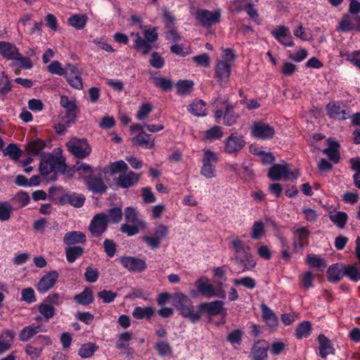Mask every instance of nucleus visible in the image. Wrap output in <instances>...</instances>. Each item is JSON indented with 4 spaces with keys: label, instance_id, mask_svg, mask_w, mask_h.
Masks as SVG:
<instances>
[{
    "label": "nucleus",
    "instance_id": "f257e3e1",
    "mask_svg": "<svg viewBox=\"0 0 360 360\" xmlns=\"http://www.w3.org/2000/svg\"><path fill=\"white\" fill-rule=\"evenodd\" d=\"M53 154L42 155L39 165V171L41 175H46L52 172L56 173L65 174L67 169L65 158L62 155L60 148H55Z\"/></svg>",
    "mask_w": 360,
    "mask_h": 360
},
{
    "label": "nucleus",
    "instance_id": "f03ea898",
    "mask_svg": "<svg viewBox=\"0 0 360 360\" xmlns=\"http://www.w3.org/2000/svg\"><path fill=\"white\" fill-rule=\"evenodd\" d=\"M172 304L184 318L188 319L193 323L200 320V311H195L191 300L181 292H176L172 295Z\"/></svg>",
    "mask_w": 360,
    "mask_h": 360
},
{
    "label": "nucleus",
    "instance_id": "7ed1b4c3",
    "mask_svg": "<svg viewBox=\"0 0 360 360\" xmlns=\"http://www.w3.org/2000/svg\"><path fill=\"white\" fill-rule=\"evenodd\" d=\"M231 72V63L227 58L217 60L215 66L214 77L221 86H225L229 82Z\"/></svg>",
    "mask_w": 360,
    "mask_h": 360
},
{
    "label": "nucleus",
    "instance_id": "20e7f679",
    "mask_svg": "<svg viewBox=\"0 0 360 360\" xmlns=\"http://www.w3.org/2000/svg\"><path fill=\"white\" fill-rule=\"evenodd\" d=\"M108 223L106 214L103 212L98 213L91 219L89 230L94 237L98 238L105 232Z\"/></svg>",
    "mask_w": 360,
    "mask_h": 360
},
{
    "label": "nucleus",
    "instance_id": "39448f33",
    "mask_svg": "<svg viewBox=\"0 0 360 360\" xmlns=\"http://www.w3.org/2000/svg\"><path fill=\"white\" fill-rule=\"evenodd\" d=\"M251 134L253 137L268 140L272 139L275 135L274 128L263 122H255L251 127Z\"/></svg>",
    "mask_w": 360,
    "mask_h": 360
},
{
    "label": "nucleus",
    "instance_id": "423d86ee",
    "mask_svg": "<svg viewBox=\"0 0 360 360\" xmlns=\"http://www.w3.org/2000/svg\"><path fill=\"white\" fill-rule=\"evenodd\" d=\"M69 151L75 157L79 159L89 156L91 148L86 143V140L75 139L67 143Z\"/></svg>",
    "mask_w": 360,
    "mask_h": 360
},
{
    "label": "nucleus",
    "instance_id": "0eeeda50",
    "mask_svg": "<svg viewBox=\"0 0 360 360\" xmlns=\"http://www.w3.org/2000/svg\"><path fill=\"white\" fill-rule=\"evenodd\" d=\"M84 180L87 188L93 193L103 194L108 190V186L101 178L100 172L97 175L96 174L86 175L84 176Z\"/></svg>",
    "mask_w": 360,
    "mask_h": 360
},
{
    "label": "nucleus",
    "instance_id": "6e6552de",
    "mask_svg": "<svg viewBox=\"0 0 360 360\" xmlns=\"http://www.w3.org/2000/svg\"><path fill=\"white\" fill-rule=\"evenodd\" d=\"M169 233L168 227L163 224H159L154 230L153 236H144L142 240L146 242L151 248H158L161 240L165 238Z\"/></svg>",
    "mask_w": 360,
    "mask_h": 360
},
{
    "label": "nucleus",
    "instance_id": "1a4fd4ad",
    "mask_svg": "<svg viewBox=\"0 0 360 360\" xmlns=\"http://www.w3.org/2000/svg\"><path fill=\"white\" fill-rule=\"evenodd\" d=\"M196 18L203 27H209L219 22L221 13L219 10L211 12L208 10L200 9L196 12Z\"/></svg>",
    "mask_w": 360,
    "mask_h": 360
},
{
    "label": "nucleus",
    "instance_id": "9d476101",
    "mask_svg": "<svg viewBox=\"0 0 360 360\" xmlns=\"http://www.w3.org/2000/svg\"><path fill=\"white\" fill-rule=\"evenodd\" d=\"M120 263L124 268L134 272H142L147 267L145 260L132 256L122 257Z\"/></svg>",
    "mask_w": 360,
    "mask_h": 360
},
{
    "label": "nucleus",
    "instance_id": "9b49d317",
    "mask_svg": "<svg viewBox=\"0 0 360 360\" xmlns=\"http://www.w3.org/2000/svg\"><path fill=\"white\" fill-rule=\"evenodd\" d=\"M58 273L56 271H51L44 274L37 285V290L40 293H45L51 289L58 278Z\"/></svg>",
    "mask_w": 360,
    "mask_h": 360
},
{
    "label": "nucleus",
    "instance_id": "f8f14e48",
    "mask_svg": "<svg viewBox=\"0 0 360 360\" xmlns=\"http://www.w3.org/2000/svg\"><path fill=\"white\" fill-rule=\"evenodd\" d=\"M245 143L242 136L233 133L225 142L224 150L229 154L238 153L245 146Z\"/></svg>",
    "mask_w": 360,
    "mask_h": 360
},
{
    "label": "nucleus",
    "instance_id": "ddd939ff",
    "mask_svg": "<svg viewBox=\"0 0 360 360\" xmlns=\"http://www.w3.org/2000/svg\"><path fill=\"white\" fill-rule=\"evenodd\" d=\"M140 179V174L135 173L132 171L127 172L123 171L121 172L117 178L116 184L118 186L122 188H128L139 182Z\"/></svg>",
    "mask_w": 360,
    "mask_h": 360
},
{
    "label": "nucleus",
    "instance_id": "4468645a",
    "mask_svg": "<svg viewBox=\"0 0 360 360\" xmlns=\"http://www.w3.org/2000/svg\"><path fill=\"white\" fill-rule=\"evenodd\" d=\"M267 176L272 181H279L282 177L287 179L290 177L289 165L284 164H274L269 169Z\"/></svg>",
    "mask_w": 360,
    "mask_h": 360
},
{
    "label": "nucleus",
    "instance_id": "2eb2a0df",
    "mask_svg": "<svg viewBox=\"0 0 360 360\" xmlns=\"http://www.w3.org/2000/svg\"><path fill=\"white\" fill-rule=\"evenodd\" d=\"M269 349V345L264 340H259L256 342L251 350V356L253 360H266L268 357L267 351Z\"/></svg>",
    "mask_w": 360,
    "mask_h": 360
},
{
    "label": "nucleus",
    "instance_id": "dca6fc26",
    "mask_svg": "<svg viewBox=\"0 0 360 360\" xmlns=\"http://www.w3.org/2000/svg\"><path fill=\"white\" fill-rule=\"evenodd\" d=\"M297 239L292 243L293 248L295 251H302L304 246L308 245L309 230L305 227L297 229L295 232Z\"/></svg>",
    "mask_w": 360,
    "mask_h": 360
},
{
    "label": "nucleus",
    "instance_id": "f3484780",
    "mask_svg": "<svg viewBox=\"0 0 360 360\" xmlns=\"http://www.w3.org/2000/svg\"><path fill=\"white\" fill-rule=\"evenodd\" d=\"M233 259L238 266L239 272L252 270L256 265L255 260L251 255L248 253L245 254L244 259H242L239 255H235Z\"/></svg>",
    "mask_w": 360,
    "mask_h": 360
},
{
    "label": "nucleus",
    "instance_id": "a211bd4d",
    "mask_svg": "<svg viewBox=\"0 0 360 360\" xmlns=\"http://www.w3.org/2000/svg\"><path fill=\"white\" fill-rule=\"evenodd\" d=\"M222 301L216 300L210 302H203L199 305V309L205 311L210 316L220 314L224 310Z\"/></svg>",
    "mask_w": 360,
    "mask_h": 360
},
{
    "label": "nucleus",
    "instance_id": "6ab92c4d",
    "mask_svg": "<svg viewBox=\"0 0 360 360\" xmlns=\"http://www.w3.org/2000/svg\"><path fill=\"white\" fill-rule=\"evenodd\" d=\"M345 265L336 263L330 266L327 270L328 280L331 283L339 282L345 276Z\"/></svg>",
    "mask_w": 360,
    "mask_h": 360
},
{
    "label": "nucleus",
    "instance_id": "aec40b11",
    "mask_svg": "<svg viewBox=\"0 0 360 360\" xmlns=\"http://www.w3.org/2000/svg\"><path fill=\"white\" fill-rule=\"evenodd\" d=\"M290 34L289 29L284 25H279L275 30L271 31V34L283 46H293L294 42L292 36L288 37V41H284L283 38L288 37Z\"/></svg>",
    "mask_w": 360,
    "mask_h": 360
},
{
    "label": "nucleus",
    "instance_id": "412c9836",
    "mask_svg": "<svg viewBox=\"0 0 360 360\" xmlns=\"http://www.w3.org/2000/svg\"><path fill=\"white\" fill-rule=\"evenodd\" d=\"M0 54L8 60H15L20 56L17 47L7 41H0Z\"/></svg>",
    "mask_w": 360,
    "mask_h": 360
},
{
    "label": "nucleus",
    "instance_id": "4be33fe9",
    "mask_svg": "<svg viewBox=\"0 0 360 360\" xmlns=\"http://www.w3.org/2000/svg\"><path fill=\"white\" fill-rule=\"evenodd\" d=\"M328 147L323 150V153L328 155L329 160L335 163L340 161V154L339 151L340 144L330 139H328Z\"/></svg>",
    "mask_w": 360,
    "mask_h": 360
},
{
    "label": "nucleus",
    "instance_id": "5701e85b",
    "mask_svg": "<svg viewBox=\"0 0 360 360\" xmlns=\"http://www.w3.org/2000/svg\"><path fill=\"white\" fill-rule=\"evenodd\" d=\"M318 340L319 342V354L322 358L325 359L329 354H334L335 349L327 337L321 334L319 335Z\"/></svg>",
    "mask_w": 360,
    "mask_h": 360
},
{
    "label": "nucleus",
    "instance_id": "b1692460",
    "mask_svg": "<svg viewBox=\"0 0 360 360\" xmlns=\"http://www.w3.org/2000/svg\"><path fill=\"white\" fill-rule=\"evenodd\" d=\"M63 242L69 246H73L77 243H84L86 242V236L80 231L68 232L63 238Z\"/></svg>",
    "mask_w": 360,
    "mask_h": 360
},
{
    "label": "nucleus",
    "instance_id": "393cba45",
    "mask_svg": "<svg viewBox=\"0 0 360 360\" xmlns=\"http://www.w3.org/2000/svg\"><path fill=\"white\" fill-rule=\"evenodd\" d=\"M326 109L328 110V115L332 118H337L340 120H346L347 112L345 109H342L338 103H329Z\"/></svg>",
    "mask_w": 360,
    "mask_h": 360
},
{
    "label": "nucleus",
    "instance_id": "a878e982",
    "mask_svg": "<svg viewBox=\"0 0 360 360\" xmlns=\"http://www.w3.org/2000/svg\"><path fill=\"white\" fill-rule=\"evenodd\" d=\"M84 200L85 198L83 195L66 193L61 197L60 202L62 204L69 203L75 207H81L84 205Z\"/></svg>",
    "mask_w": 360,
    "mask_h": 360
},
{
    "label": "nucleus",
    "instance_id": "bb28decb",
    "mask_svg": "<svg viewBox=\"0 0 360 360\" xmlns=\"http://www.w3.org/2000/svg\"><path fill=\"white\" fill-rule=\"evenodd\" d=\"M74 300L83 306L89 305L94 302L93 292L90 288L86 287L84 290L74 296Z\"/></svg>",
    "mask_w": 360,
    "mask_h": 360
},
{
    "label": "nucleus",
    "instance_id": "cd10ccee",
    "mask_svg": "<svg viewBox=\"0 0 360 360\" xmlns=\"http://www.w3.org/2000/svg\"><path fill=\"white\" fill-rule=\"evenodd\" d=\"M262 318L267 326L270 328H275L278 325V318L273 311L265 304H261Z\"/></svg>",
    "mask_w": 360,
    "mask_h": 360
},
{
    "label": "nucleus",
    "instance_id": "c85d7f7f",
    "mask_svg": "<svg viewBox=\"0 0 360 360\" xmlns=\"http://www.w3.org/2000/svg\"><path fill=\"white\" fill-rule=\"evenodd\" d=\"M14 337L15 333L11 330H6L0 335V354L10 349Z\"/></svg>",
    "mask_w": 360,
    "mask_h": 360
},
{
    "label": "nucleus",
    "instance_id": "c756f323",
    "mask_svg": "<svg viewBox=\"0 0 360 360\" xmlns=\"http://www.w3.org/2000/svg\"><path fill=\"white\" fill-rule=\"evenodd\" d=\"M128 169V166L123 160H119L117 162H114L110 163V165L104 167L102 169V172L106 174L110 173V175H114L118 172L120 174L123 172V171H127Z\"/></svg>",
    "mask_w": 360,
    "mask_h": 360
},
{
    "label": "nucleus",
    "instance_id": "7c9ffc66",
    "mask_svg": "<svg viewBox=\"0 0 360 360\" xmlns=\"http://www.w3.org/2000/svg\"><path fill=\"white\" fill-rule=\"evenodd\" d=\"M198 290L204 296L212 297L215 296L214 287L207 282L205 278H200L197 281Z\"/></svg>",
    "mask_w": 360,
    "mask_h": 360
},
{
    "label": "nucleus",
    "instance_id": "2f4dec72",
    "mask_svg": "<svg viewBox=\"0 0 360 360\" xmlns=\"http://www.w3.org/2000/svg\"><path fill=\"white\" fill-rule=\"evenodd\" d=\"M150 135L145 131H141L136 136L131 139L133 146H144L146 148H152L154 146V141H150Z\"/></svg>",
    "mask_w": 360,
    "mask_h": 360
},
{
    "label": "nucleus",
    "instance_id": "473e14b6",
    "mask_svg": "<svg viewBox=\"0 0 360 360\" xmlns=\"http://www.w3.org/2000/svg\"><path fill=\"white\" fill-rule=\"evenodd\" d=\"M131 35L136 37L134 49L137 51L141 52L142 54L147 55L152 49L150 43L143 39L139 32H132Z\"/></svg>",
    "mask_w": 360,
    "mask_h": 360
},
{
    "label": "nucleus",
    "instance_id": "72a5a7b5",
    "mask_svg": "<svg viewBox=\"0 0 360 360\" xmlns=\"http://www.w3.org/2000/svg\"><path fill=\"white\" fill-rule=\"evenodd\" d=\"M126 222L129 224H136L138 225H146L145 222L139 218V212L136 208L134 207H127L124 212Z\"/></svg>",
    "mask_w": 360,
    "mask_h": 360
},
{
    "label": "nucleus",
    "instance_id": "f704fd0d",
    "mask_svg": "<svg viewBox=\"0 0 360 360\" xmlns=\"http://www.w3.org/2000/svg\"><path fill=\"white\" fill-rule=\"evenodd\" d=\"M188 111L195 116L203 117L207 115L205 103L202 100L193 101L188 108Z\"/></svg>",
    "mask_w": 360,
    "mask_h": 360
},
{
    "label": "nucleus",
    "instance_id": "c9c22d12",
    "mask_svg": "<svg viewBox=\"0 0 360 360\" xmlns=\"http://www.w3.org/2000/svg\"><path fill=\"white\" fill-rule=\"evenodd\" d=\"M45 145V142L41 139H35L27 143L25 150L29 155L35 156L39 154L40 151L44 148Z\"/></svg>",
    "mask_w": 360,
    "mask_h": 360
},
{
    "label": "nucleus",
    "instance_id": "e433bc0d",
    "mask_svg": "<svg viewBox=\"0 0 360 360\" xmlns=\"http://www.w3.org/2000/svg\"><path fill=\"white\" fill-rule=\"evenodd\" d=\"M43 331L41 326L30 325L25 327L20 333V340L26 342L32 338L38 332Z\"/></svg>",
    "mask_w": 360,
    "mask_h": 360
},
{
    "label": "nucleus",
    "instance_id": "4c0bfd02",
    "mask_svg": "<svg viewBox=\"0 0 360 360\" xmlns=\"http://www.w3.org/2000/svg\"><path fill=\"white\" fill-rule=\"evenodd\" d=\"M155 311L151 307H136L132 312L133 316L136 319H150L154 315Z\"/></svg>",
    "mask_w": 360,
    "mask_h": 360
},
{
    "label": "nucleus",
    "instance_id": "58836bf2",
    "mask_svg": "<svg viewBox=\"0 0 360 360\" xmlns=\"http://www.w3.org/2000/svg\"><path fill=\"white\" fill-rule=\"evenodd\" d=\"M84 253V248L81 246L73 245L65 248L66 259L68 262L72 263Z\"/></svg>",
    "mask_w": 360,
    "mask_h": 360
},
{
    "label": "nucleus",
    "instance_id": "ea45409f",
    "mask_svg": "<svg viewBox=\"0 0 360 360\" xmlns=\"http://www.w3.org/2000/svg\"><path fill=\"white\" fill-rule=\"evenodd\" d=\"M87 16L85 14H75L68 18V24L77 29H83L86 23Z\"/></svg>",
    "mask_w": 360,
    "mask_h": 360
},
{
    "label": "nucleus",
    "instance_id": "a19ab883",
    "mask_svg": "<svg viewBox=\"0 0 360 360\" xmlns=\"http://www.w3.org/2000/svg\"><path fill=\"white\" fill-rule=\"evenodd\" d=\"M193 82L192 80H179L176 84L177 89V94L179 95H188L193 89Z\"/></svg>",
    "mask_w": 360,
    "mask_h": 360
},
{
    "label": "nucleus",
    "instance_id": "79ce46f5",
    "mask_svg": "<svg viewBox=\"0 0 360 360\" xmlns=\"http://www.w3.org/2000/svg\"><path fill=\"white\" fill-rule=\"evenodd\" d=\"M146 225H138L136 224L125 223L121 225L120 231L127 234L129 236L136 235L139 233L140 229H144Z\"/></svg>",
    "mask_w": 360,
    "mask_h": 360
},
{
    "label": "nucleus",
    "instance_id": "37998d69",
    "mask_svg": "<svg viewBox=\"0 0 360 360\" xmlns=\"http://www.w3.org/2000/svg\"><path fill=\"white\" fill-rule=\"evenodd\" d=\"M330 219L334 222L339 228H344L347 220V214L343 212H330Z\"/></svg>",
    "mask_w": 360,
    "mask_h": 360
},
{
    "label": "nucleus",
    "instance_id": "c03bdc74",
    "mask_svg": "<svg viewBox=\"0 0 360 360\" xmlns=\"http://www.w3.org/2000/svg\"><path fill=\"white\" fill-rule=\"evenodd\" d=\"M4 156H8L13 160H18L22 155V150L14 143H10L3 150Z\"/></svg>",
    "mask_w": 360,
    "mask_h": 360
},
{
    "label": "nucleus",
    "instance_id": "a18cd8bd",
    "mask_svg": "<svg viewBox=\"0 0 360 360\" xmlns=\"http://www.w3.org/2000/svg\"><path fill=\"white\" fill-rule=\"evenodd\" d=\"M106 215L108 222L117 224L121 221L123 212L121 207H113L108 210V214Z\"/></svg>",
    "mask_w": 360,
    "mask_h": 360
},
{
    "label": "nucleus",
    "instance_id": "49530a36",
    "mask_svg": "<svg viewBox=\"0 0 360 360\" xmlns=\"http://www.w3.org/2000/svg\"><path fill=\"white\" fill-rule=\"evenodd\" d=\"M311 330V324L309 321H303L300 323L296 330L295 335L297 338L301 339L302 338L309 335Z\"/></svg>",
    "mask_w": 360,
    "mask_h": 360
},
{
    "label": "nucleus",
    "instance_id": "de8ad7c7",
    "mask_svg": "<svg viewBox=\"0 0 360 360\" xmlns=\"http://www.w3.org/2000/svg\"><path fill=\"white\" fill-rule=\"evenodd\" d=\"M352 17H351L349 15H343L341 20L339 22L338 30L344 32L354 30V25L352 23Z\"/></svg>",
    "mask_w": 360,
    "mask_h": 360
},
{
    "label": "nucleus",
    "instance_id": "09e8293b",
    "mask_svg": "<svg viewBox=\"0 0 360 360\" xmlns=\"http://www.w3.org/2000/svg\"><path fill=\"white\" fill-rule=\"evenodd\" d=\"M97 349L98 346H96L95 344L90 342L86 343L81 347L78 351V354L83 359L89 358L94 355Z\"/></svg>",
    "mask_w": 360,
    "mask_h": 360
},
{
    "label": "nucleus",
    "instance_id": "8fccbe9b",
    "mask_svg": "<svg viewBox=\"0 0 360 360\" xmlns=\"http://www.w3.org/2000/svg\"><path fill=\"white\" fill-rule=\"evenodd\" d=\"M223 136V132L221 128L219 126H214L211 129L205 131V136L202 138L204 141L207 140H212L216 139H220Z\"/></svg>",
    "mask_w": 360,
    "mask_h": 360
},
{
    "label": "nucleus",
    "instance_id": "3c124183",
    "mask_svg": "<svg viewBox=\"0 0 360 360\" xmlns=\"http://www.w3.org/2000/svg\"><path fill=\"white\" fill-rule=\"evenodd\" d=\"M152 79L155 85L162 89L163 91H169L173 86L172 82L169 79L162 77H153Z\"/></svg>",
    "mask_w": 360,
    "mask_h": 360
},
{
    "label": "nucleus",
    "instance_id": "603ef678",
    "mask_svg": "<svg viewBox=\"0 0 360 360\" xmlns=\"http://www.w3.org/2000/svg\"><path fill=\"white\" fill-rule=\"evenodd\" d=\"M155 349L160 356H169L172 354V349L170 345L165 341L158 342L155 345Z\"/></svg>",
    "mask_w": 360,
    "mask_h": 360
},
{
    "label": "nucleus",
    "instance_id": "864d4df0",
    "mask_svg": "<svg viewBox=\"0 0 360 360\" xmlns=\"http://www.w3.org/2000/svg\"><path fill=\"white\" fill-rule=\"evenodd\" d=\"M11 89L12 85L11 80L5 72H2V76L0 79V96H4Z\"/></svg>",
    "mask_w": 360,
    "mask_h": 360
},
{
    "label": "nucleus",
    "instance_id": "5fc2aeb1",
    "mask_svg": "<svg viewBox=\"0 0 360 360\" xmlns=\"http://www.w3.org/2000/svg\"><path fill=\"white\" fill-rule=\"evenodd\" d=\"M117 295V292L108 290H103L97 293V297L105 304L112 302Z\"/></svg>",
    "mask_w": 360,
    "mask_h": 360
},
{
    "label": "nucleus",
    "instance_id": "6e6d98bb",
    "mask_svg": "<svg viewBox=\"0 0 360 360\" xmlns=\"http://www.w3.org/2000/svg\"><path fill=\"white\" fill-rule=\"evenodd\" d=\"M345 276H347L352 281H358L360 280V269L355 265H348L345 266Z\"/></svg>",
    "mask_w": 360,
    "mask_h": 360
},
{
    "label": "nucleus",
    "instance_id": "4d7b16f0",
    "mask_svg": "<svg viewBox=\"0 0 360 360\" xmlns=\"http://www.w3.org/2000/svg\"><path fill=\"white\" fill-rule=\"evenodd\" d=\"M13 207L8 202H0V220L7 221L11 217Z\"/></svg>",
    "mask_w": 360,
    "mask_h": 360
},
{
    "label": "nucleus",
    "instance_id": "13d9d810",
    "mask_svg": "<svg viewBox=\"0 0 360 360\" xmlns=\"http://www.w3.org/2000/svg\"><path fill=\"white\" fill-rule=\"evenodd\" d=\"M264 225L263 222L258 221H255L252 229V238L255 240H259L264 235Z\"/></svg>",
    "mask_w": 360,
    "mask_h": 360
},
{
    "label": "nucleus",
    "instance_id": "bf43d9fd",
    "mask_svg": "<svg viewBox=\"0 0 360 360\" xmlns=\"http://www.w3.org/2000/svg\"><path fill=\"white\" fill-rule=\"evenodd\" d=\"M39 311L46 320H49L53 316L55 309L49 304L42 303L39 306Z\"/></svg>",
    "mask_w": 360,
    "mask_h": 360
},
{
    "label": "nucleus",
    "instance_id": "052dcab7",
    "mask_svg": "<svg viewBox=\"0 0 360 360\" xmlns=\"http://www.w3.org/2000/svg\"><path fill=\"white\" fill-rule=\"evenodd\" d=\"M231 244L236 254V255H239L240 253H248L247 251L250 250L248 246H244L243 241L238 238H233L231 240Z\"/></svg>",
    "mask_w": 360,
    "mask_h": 360
},
{
    "label": "nucleus",
    "instance_id": "680f3d73",
    "mask_svg": "<svg viewBox=\"0 0 360 360\" xmlns=\"http://www.w3.org/2000/svg\"><path fill=\"white\" fill-rule=\"evenodd\" d=\"M48 71L51 74H56L60 76H67L65 68L61 67L58 61H53L48 67Z\"/></svg>",
    "mask_w": 360,
    "mask_h": 360
},
{
    "label": "nucleus",
    "instance_id": "e2e57ef3",
    "mask_svg": "<svg viewBox=\"0 0 360 360\" xmlns=\"http://www.w3.org/2000/svg\"><path fill=\"white\" fill-rule=\"evenodd\" d=\"M307 262L311 267L320 268L326 266L324 259L316 255H309Z\"/></svg>",
    "mask_w": 360,
    "mask_h": 360
},
{
    "label": "nucleus",
    "instance_id": "0e129e2a",
    "mask_svg": "<svg viewBox=\"0 0 360 360\" xmlns=\"http://www.w3.org/2000/svg\"><path fill=\"white\" fill-rule=\"evenodd\" d=\"M233 283L236 285H243L248 289H253L256 286L255 281L251 277H244L240 279H235Z\"/></svg>",
    "mask_w": 360,
    "mask_h": 360
},
{
    "label": "nucleus",
    "instance_id": "69168bd1",
    "mask_svg": "<svg viewBox=\"0 0 360 360\" xmlns=\"http://www.w3.org/2000/svg\"><path fill=\"white\" fill-rule=\"evenodd\" d=\"M65 77H66L68 82L72 87L79 90L83 89L82 79L81 77V75L73 76L67 75Z\"/></svg>",
    "mask_w": 360,
    "mask_h": 360
},
{
    "label": "nucleus",
    "instance_id": "338daca9",
    "mask_svg": "<svg viewBox=\"0 0 360 360\" xmlns=\"http://www.w3.org/2000/svg\"><path fill=\"white\" fill-rule=\"evenodd\" d=\"M98 271L96 269H94L91 266H88L86 269V272L84 274L85 279L87 282L94 283L97 281L98 278Z\"/></svg>",
    "mask_w": 360,
    "mask_h": 360
},
{
    "label": "nucleus",
    "instance_id": "774afa93",
    "mask_svg": "<svg viewBox=\"0 0 360 360\" xmlns=\"http://www.w3.org/2000/svg\"><path fill=\"white\" fill-rule=\"evenodd\" d=\"M152 111V106L149 103L143 104L137 112L136 117L139 120H145Z\"/></svg>",
    "mask_w": 360,
    "mask_h": 360
}]
</instances>
